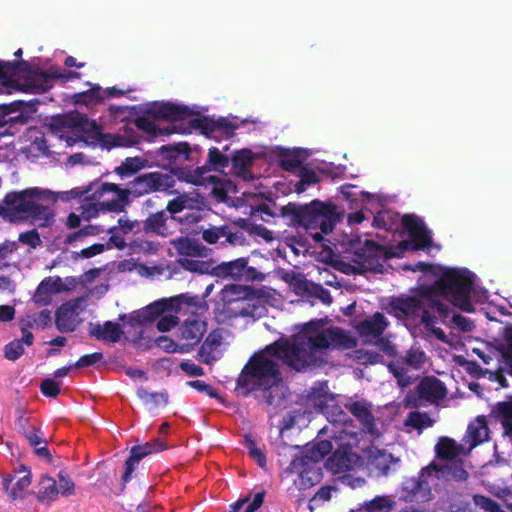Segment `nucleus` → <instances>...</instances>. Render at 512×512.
Listing matches in <instances>:
<instances>
[{
  "label": "nucleus",
  "mask_w": 512,
  "mask_h": 512,
  "mask_svg": "<svg viewBox=\"0 0 512 512\" xmlns=\"http://www.w3.org/2000/svg\"><path fill=\"white\" fill-rule=\"evenodd\" d=\"M356 340L340 327H330L321 331L308 329L292 341L278 339L271 350L277 354L282 352L289 360L292 370L304 372L308 368L321 366L325 360L323 354L330 348L353 349Z\"/></svg>",
  "instance_id": "nucleus-1"
},
{
  "label": "nucleus",
  "mask_w": 512,
  "mask_h": 512,
  "mask_svg": "<svg viewBox=\"0 0 512 512\" xmlns=\"http://www.w3.org/2000/svg\"><path fill=\"white\" fill-rule=\"evenodd\" d=\"M275 342L267 345L262 351L254 353L242 368L237 380L236 390L243 397H248L251 392H262V397L268 405L274 404L272 388L278 387L282 382V373L276 361L269 356L281 360L282 363L292 369L282 354H275L271 348Z\"/></svg>",
  "instance_id": "nucleus-2"
},
{
  "label": "nucleus",
  "mask_w": 512,
  "mask_h": 512,
  "mask_svg": "<svg viewBox=\"0 0 512 512\" xmlns=\"http://www.w3.org/2000/svg\"><path fill=\"white\" fill-rule=\"evenodd\" d=\"M392 309L407 318H420L424 327L436 324L437 313L443 322L450 317L452 310L448 305L434 297L433 288L429 285H419L410 296H401L393 299Z\"/></svg>",
  "instance_id": "nucleus-3"
},
{
  "label": "nucleus",
  "mask_w": 512,
  "mask_h": 512,
  "mask_svg": "<svg viewBox=\"0 0 512 512\" xmlns=\"http://www.w3.org/2000/svg\"><path fill=\"white\" fill-rule=\"evenodd\" d=\"M40 195L38 188L8 192L0 204V217L10 223L31 219L33 222L41 221L39 226L49 225L54 214L48 206L38 202Z\"/></svg>",
  "instance_id": "nucleus-4"
},
{
  "label": "nucleus",
  "mask_w": 512,
  "mask_h": 512,
  "mask_svg": "<svg viewBox=\"0 0 512 512\" xmlns=\"http://www.w3.org/2000/svg\"><path fill=\"white\" fill-rule=\"evenodd\" d=\"M434 284V297L443 296L460 310L471 313L475 310L471 293L474 286V274L465 268H443Z\"/></svg>",
  "instance_id": "nucleus-5"
},
{
  "label": "nucleus",
  "mask_w": 512,
  "mask_h": 512,
  "mask_svg": "<svg viewBox=\"0 0 512 512\" xmlns=\"http://www.w3.org/2000/svg\"><path fill=\"white\" fill-rule=\"evenodd\" d=\"M282 213L285 216H292L293 223L302 226L307 231L320 229L325 234L331 233L343 216V212L339 211L338 206L320 200H313L305 206L288 203L283 206Z\"/></svg>",
  "instance_id": "nucleus-6"
},
{
  "label": "nucleus",
  "mask_w": 512,
  "mask_h": 512,
  "mask_svg": "<svg viewBox=\"0 0 512 512\" xmlns=\"http://www.w3.org/2000/svg\"><path fill=\"white\" fill-rule=\"evenodd\" d=\"M229 146L225 145L221 151L217 147H210L208 150L207 160L202 166H186L177 167L173 170L177 179L193 185H202L206 180L215 182L217 179L208 176L212 171L222 173L230 164V157L225 154Z\"/></svg>",
  "instance_id": "nucleus-7"
},
{
  "label": "nucleus",
  "mask_w": 512,
  "mask_h": 512,
  "mask_svg": "<svg viewBox=\"0 0 512 512\" xmlns=\"http://www.w3.org/2000/svg\"><path fill=\"white\" fill-rule=\"evenodd\" d=\"M175 186V179L166 173L149 172L135 177L130 181L127 189L120 188L115 183H104V190H114L117 196H123L125 193V206L129 204V195L141 197L153 192H166Z\"/></svg>",
  "instance_id": "nucleus-8"
},
{
  "label": "nucleus",
  "mask_w": 512,
  "mask_h": 512,
  "mask_svg": "<svg viewBox=\"0 0 512 512\" xmlns=\"http://www.w3.org/2000/svg\"><path fill=\"white\" fill-rule=\"evenodd\" d=\"M402 226L411 238L403 240L397 245L386 247V259L401 258L406 251L424 250L432 245L431 232L422 219L416 215H404Z\"/></svg>",
  "instance_id": "nucleus-9"
},
{
  "label": "nucleus",
  "mask_w": 512,
  "mask_h": 512,
  "mask_svg": "<svg viewBox=\"0 0 512 512\" xmlns=\"http://www.w3.org/2000/svg\"><path fill=\"white\" fill-rule=\"evenodd\" d=\"M349 246L352 250L351 261L363 271L381 273L383 261H386V247L373 240L363 243L359 237L351 239Z\"/></svg>",
  "instance_id": "nucleus-10"
},
{
  "label": "nucleus",
  "mask_w": 512,
  "mask_h": 512,
  "mask_svg": "<svg viewBox=\"0 0 512 512\" xmlns=\"http://www.w3.org/2000/svg\"><path fill=\"white\" fill-rule=\"evenodd\" d=\"M447 395L444 383L434 376H427L420 380L417 386L410 390L404 400L403 406L416 409L427 404H436Z\"/></svg>",
  "instance_id": "nucleus-11"
},
{
  "label": "nucleus",
  "mask_w": 512,
  "mask_h": 512,
  "mask_svg": "<svg viewBox=\"0 0 512 512\" xmlns=\"http://www.w3.org/2000/svg\"><path fill=\"white\" fill-rule=\"evenodd\" d=\"M101 184L81 205V217L89 221L98 216L100 211L122 212L125 208V193L123 196L114 194V190H104Z\"/></svg>",
  "instance_id": "nucleus-12"
},
{
  "label": "nucleus",
  "mask_w": 512,
  "mask_h": 512,
  "mask_svg": "<svg viewBox=\"0 0 512 512\" xmlns=\"http://www.w3.org/2000/svg\"><path fill=\"white\" fill-rule=\"evenodd\" d=\"M155 155L158 161L161 162L159 165L170 169L169 175L173 178H177L173 172L175 168L192 166L191 164H185L186 162H198V159L194 157L193 150L187 142L162 145L155 151Z\"/></svg>",
  "instance_id": "nucleus-13"
},
{
  "label": "nucleus",
  "mask_w": 512,
  "mask_h": 512,
  "mask_svg": "<svg viewBox=\"0 0 512 512\" xmlns=\"http://www.w3.org/2000/svg\"><path fill=\"white\" fill-rule=\"evenodd\" d=\"M50 127L59 132L71 130L85 133L91 137L97 136L101 129L95 120H90L87 115L77 110L52 117Z\"/></svg>",
  "instance_id": "nucleus-14"
},
{
  "label": "nucleus",
  "mask_w": 512,
  "mask_h": 512,
  "mask_svg": "<svg viewBox=\"0 0 512 512\" xmlns=\"http://www.w3.org/2000/svg\"><path fill=\"white\" fill-rule=\"evenodd\" d=\"M438 470V465L431 462L429 465L423 467L417 476L406 479L403 482L402 490L405 493L404 499L406 501L427 500L431 495V487L427 481L433 471Z\"/></svg>",
  "instance_id": "nucleus-15"
},
{
  "label": "nucleus",
  "mask_w": 512,
  "mask_h": 512,
  "mask_svg": "<svg viewBox=\"0 0 512 512\" xmlns=\"http://www.w3.org/2000/svg\"><path fill=\"white\" fill-rule=\"evenodd\" d=\"M333 449L332 442L321 440L314 444L307 452L293 459L288 467L290 472L299 473L303 478L310 471V466L323 460Z\"/></svg>",
  "instance_id": "nucleus-16"
},
{
  "label": "nucleus",
  "mask_w": 512,
  "mask_h": 512,
  "mask_svg": "<svg viewBox=\"0 0 512 512\" xmlns=\"http://www.w3.org/2000/svg\"><path fill=\"white\" fill-rule=\"evenodd\" d=\"M207 331V323L198 315L188 317L178 328L177 338L182 341V346L187 352L200 343Z\"/></svg>",
  "instance_id": "nucleus-17"
},
{
  "label": "nucleus",
  "mask_w": 512,
  "mask_h": 512,
  "mask_svg": "<svg viewBox=\"0 0 512 512\" xmlns=\"http://www.w3.org/2000/svg\"><path fill=\"white\" fill-rule=\"evenodd\" d=\"M81 73L76 71L60 72L58 68H50L48 72H41L38 74L40 77L39 83L32 81L26 85H20L18 89L22 92L44 93L51 88L50 81L52 79H61L67 82L72 79H80Z\"/></svg>",
  "instance_id": "nucleus-18"
},
{
  "label": "nucleus",
  "mask_w": 512,
  "mask_h": 512,
  "mask_svg": "<svg viewBox=\"0 0 512 512\" xmlns=\"http://www.w3.org/2000/svg\"><path fill=\"white\" fill-rule=\"evenodd\" d=\"M489 438L490 429L488 426L487 419L484 415H480L477 416L468 424L466 433L462 441L464 444H468V451H471L478 445L487 442Z\"/></svg>",
  "instance_id": "nucleus-19"
},
{
  "label": "nucleus",
  "mask_w": 512,
  "mask_h": 512,
  "mask_svg": "<svg viewBox=\"0 0 512 512\" xmlns=\"http://www.w3.org/2000/svg\"><path fill=\"white\" fill-rule=\"evenodd\" d=\"M146 114L158 119L182 121L190 117L191 111L186 106L166 102L154 103L146 110Z\"/></svg>",
  "instance_id": "nucleus-20"
},
{
  "label": "nucleus",
  "mask_w": 512,
  "mask_h": 512,
  "mask_svg": "<svg viewBox=\"0 0 512 512\" xmlns=\"http://www.w3.org/2000/svg\"><path fill=\"white\" fill-rule=\"evenodd\" d=\"M169 212L160 210L151 212L140 221L142 232L148 235L167 237L170 234L168 226Z\"/></svg>",
  "instance_id": "nucleus-21"
},
{
  "label": "nucleus",
  "mask_w": 512,
  "mask_h": 512,
  "mask_svg": "<svg viewBox=\"0 0 512 512\" xmlns=\"http://www.w3.org/2000/svg\"><path fill=\"white\" fill-rule=\"evenodd\" d=\"M76 303L66 302L59 306L55 312V325L61 333H69L76 330L78 312Z\"/></svg>",
  "instance_id": "nucleus-22"
},
{
  "label": "nucleus",
  "mask_w": 512,
  "mask_h": 512,
  "mask_svg": "<svg viewBox=\"0 0 512 512\" xmlns=\"http://www.w3.org/2000/svg\"><path fill=\"white\" fill-rule=\"evenodd\" d=\"M255 157L250 149L237 150L230 157V163L234 174L244 181L253 180L251 167L254 163Z\"/></svg>",
  "instance_id": "nucleus-23"
},
{
  "label": "nucleus",
  "mask_w": 512,
  "mask_h": 512,
  "mask_svg": "<svg viewBox=\"0 0 512 512\" xmlns=\"http://www.w3.org/2000/svg\"><path fill=\"white\" fill-rule=\"evenodd\" d=\"M400 459L385 450L375 449L369 456V464L378 475L387 476L399 466Z\"/></svg>",
  "instance_id": "nucleus-24"
},
{
  "label": "nucleus",
  "mask_w": 512,
  "mask_h": 512,
  "mask_svg": "<svg viewBox=\"0 0 512 512\" xmlns=\"http://www.w3.org/2000/svg\"><path fill=\"white\" fill-rule=\"evenodd\" d=\"M176 252L186 257H203L207 255V248L197 239L180 236L170 240Z\"/></svg>",
  "instance_id": "nucleus-25"
},
{
  "label": "nucleus",
  "mask_w": 512,
  "mask_h": 512,
  "mask_svg": "<svg viewBox=\"0 0 512 512\" xmlns=\"http://www.w3.org/2000/svg\"><path fill=\"white\" fill-rule=\"evenodd\" d=\"M89 334L97 340L116 343L121 339L123 331L118 323L105 321L103 325L90 323Z\"/></svg>",
  "instance_id": "nucleus-26"
},
{
  "label": "nucleus",
  "mask_w": 512,
  "mask_h": 512,
  "mask_svg": "<svg viewBox=\"0 0 512 512\" xmlns=\"http://www.w3.org/2000/svg\"><path fill=\"white\" fill-rule=\"evenodd\" d=\"M386 327L387 321L385 316L380 312H376L372 317L360 321L356 326V330L362 337L376 338L383 334Z\"/></svg>",
  "instance_id": "nucleus-27"
},
{
  "label": "nucleus",
  "mask_w": 512,
  "mask_h": 512,
  "mask_svg": "<svg viewBox=\"0 0 512 512\" xmlns=\"http://www.w3.org/2000/svg\"><path fill=\"white\" fill-rule=\"evenodd\" d=\"M490 416L501 424L505 438L512 435V397L493 405Z\"/></svg>",
  "instance_id": "nucleus-28"
},
{
  "label": "nucleus",
  "mask_w": 512,
  "mask_h": 512,
  "mask_svg": "<svg viewBox=\"0 0 512 512\" xmlns=\"http://www.w3.org/2000/svg\"><path fill=\"white\" fill-rule=\"evenodd\" d=\"M358 456L347 451H335L327 460V468L334 474L348 472L354 469Z\"/></svg>",
  "instance_id": "nucleus-29"
},
{
  "label": "nucleus",
  "mask_w": 512,
  "mask_h": 512,
  "mask_svg": "<svg viewBox=\"0 0 512 512\" xmlns=\"http://www.w3.org/2000/svg\"><path fill=\"white\" fill-rule=\"evenodd\" d=\"M18 473H23V476L20 477L12 487H10V484L13 481L12 476L4 478L3 483L6 492L14 500L23 498L24 492L31 485V472L25 465H20Z\"/></svg>",
  "instance_id": "nucleus-30"
},
{
  "label": "nucleus",
  "mask_w": 512,
  "mask_h": 512,
  "mask_svg": "<svg viewBox=\"0 0 512 512\" xmlns=\"http://www.w3.org/2000/svg\"><path fill=\"white\" fill-rule=\"evenodd\" d=\"M248 264V259L241 257L232 261L222 262L214 267V274L218 277H230L232 279L243 278V271Z\"/></svg>",
  "instance_id": "nucleus-31"
},
{
  "label": "nucleus",
  "mask_w": 512,
  "mask_h": 512,
  "mask_svg": "<svg viewBox=\"0 0 512 512\" xmlns=\"http://www.w3.org/2000/svg\"><path fill=\"white\" fill-rule=\"evenodd\" d=\"M444 505L448 512H473L470 497L463 491L448 492Z\"/></svg>",
  "instance_id": "nucleus-32"
},
{
  "label": "nucleus",
  "mask_w": 512,
  "mask_h": 512,
  "mask_svg": "<svg viewBox=\"0 0 512 512\" xmlns=\"http://www.w3.org/2000/svg\"><path fill=\"white\" fill-rule=\"evenodd\" d=\"M52 323V312L43 309L39 313L28 314L20 320L21 330L27 329H45Z\"/></svg>",
  "instance_id": "nucleus-33"
},
{
  "label": "nucleus",
  "mask_w": 512,
  "mask_h": 512,
  "mask_svg": "<svg viewBox=\"0 0 512 512\" xmlns=\"http://www.w3.org/2000/svg\"><path fill=\"white\" fill-rule=\"evenodd\" d=\"M433 473L440 474L437 475L438 478L442 476L457 482H464L468 479V472L464 469L463 461L460 459L452 460L446 465H438V470L433 471Z\"/></svg>",
  "instance_id": "nucleus-34"
},
{
  "label": "nucleus",
  "mask_w": 512,
  "mask_h": 512,
  "mask_svg": "<svg viewBox=\"0 0 512 512\" xmlns=\"http://www.w3.org/2000/svg\"><path fill=\"white\" fill-rule=\"evenodd\" d=\"M169 300H159L150 305L145 309L139 311L137 315V321L139 323L153 322L158 317L162 316L166 311L173 310Z\"/></svg>",
  "instance_id": "nucleus-35"
},
{
  "label": "nucleus",
  "mask_w": 512,
  "mask_h": 512,
  "mask_svg": "<svg viewBox=\"0 0 512 512\" xmlns=\"http://www.w3.org/2000/svg\"><path fill=\"white\" fill-rule=\"evenodd\" d=\"M136 394L143 404L149 407V409L164 407L169 401V395L166 391L149 392L146 388L139 387Z\"/></svg>",
  "instance_id": "nucleus-36"
},
{
  "label": "nucleus",
  "mask_w": 512,
  "mask_h": 512,
  "mask_svg": "<svg viewBox=\"0 0 512 512\" xmlns=\"http://www.w3.org/2000/svg\"><path fill=\"white\" fill-rule=\"evenodd\" d=\"M71 99L76 105L90 106L102 103L104 101V93L98 84H94L86 91L73 94Z\"/></svg>",
  "instance_id": "nucleus-37"
},
{
  "label": "nucleus",
  "mask_w": 512,
  "mask_h": 512,
  "mask_svg": "<svg viewBox=\"0 0 512 512\" xmlns=\"http://www.w3.org/2000/svg\"><path fill=\"white\" fill-rule=\"evenodd\" d=\"M59 282L60 278H57L56 280H52L50 277L44 279L37 287L36 293L34 295V301L40 305L50 304L52 295L59 292Z\"/></svg>",
  "instance_id": "nucleus-38"
},
{
  "label": "nucleus",
  "mask_w": 512,
  "mask_h": 512,
  "mask_svg": "<svg viewBox=\"0 0 512 512\" xmlns=\"http://www.w3.org/2000/svg\"><path fill=\"white\" fill-rule=\"evenodd\" d=\"M345 407L349 410V412L357 418L361 422L364 428L371 431L374 427V416L370 410V408L359 401H355L352 403H348Z\"/></svg>",
  "instance_id": "nucleus-39"
},
{
  "label": "nucleus",
  "mask_w": 512,
  "mask_h": 512,
  "mask_svg": "<svg viewBox=\"0 0 512 512\" xmlns=\"http://www.w3.org/2000/svg\"><path fill=\"white\" fill-rule=\"evenodd\" d=\"M278 155L279 165L283 170L295 173L302 167L303 160L301 158L299 149H281Z\"/></svg>",
  "instance_id": "nucleus-40"
},
{
  "label": "nucleus",
  "mask_w": 512,
  "mask_h": 512,
  "mask_svg": "<svg viewBox=\"0 0 512 512\" xmlns=\"http://www.w3.org/2000/svg\"><path fill=\"white\" fill-rule=\"evenodd\" d=\"M145 160L139 157H128L117 166L114 172L121 178L126 179L135 175L138 171L145 167Z\"/></svg>",
  "instance_id": "nucleus-41"
},
{
  "label": "nucleus",
  "mask_w": 512,
  "mask_h": 512,
  "mask_svg": "<svg viewBox=\"0 0 512 512\" xmlns=\"http://www.w3.org/2000/svg\"><path fill=\"white\" fill-rule=\"evenodd\" d=\"M435 452L440 459L454 460L460 453V447L453 439L442 437L435 446Z\"/></svg>",
  "instance_id": "nucleus-42"
},
{
  "label": "nucleus",
  "mask_w": 512,
  "mask_h": 512,
  "mask_svg": "<svg viewBox=\"0 0 512 512\" xmlns=\"http://www.w3.org/2000/svg\"><path fill=\"white\" fill-rule=\"evenodd\" d=\"M394 505L389 496H376L358 508V512H391Z\"/></svg>",
  "instance_id": "nucleus-43"
},
{
  "label": "nucleus",
  "mask_w": 512,
  "mask_h": 512,
  "mask_svg": "<svg viewBox=\"0 0 512 512\" xmlns=\"http://www.w3.org/2000/svg\"><path fill=\"white\" fill-rule=\"evenodd\" d=\"M112 137L113 147H131L140 142V135L132 127H125L123 134H115Z\"/></svg>",
  "instance_id": "nucleus-44"
},
{
  "label": "nucleus",
  "mask_w": 512,
  "mask_h": 512,
  "mask_svg": "<svg viewBox=\"0 0 512 512\" xmlns=\"http://www.w3.org/2000/svg\"><path fill=\"white\" fill-rule=\"evenodd\" d=\"M404 424L421 432L424 428L433 426L434 420L425 412L412 411L408 414Z\"/></svg>",
  "instance_id": "nucleus-45"
},
{
  "label": "nucleus",
  "mask_w": 512,
  "mask_h": 512,
  "mask_svg": "<svg viewBox=\"0 0 512 512\" xmlns=\"http://www.w3.org/2000/svg\"><path fill=\"white\" fill-rule=\"evenodd\" d=\"M134 125L137 128V130L143 131L152 137H155L158 134L168 135L171 133V131L168 130L164 131L162 129H158L155 125V122L146 115L136 117L134 120Z\"/></svg>",
  "instance_id": "nucleus-46"
},
{
  "label": "nucleus",
  "mask_w": 512,
  "mask_h": 512,
  "mask_svg": "<svg viewBox=\"0 0 512 512\" xmlns=\"http://www.w3.org/2000/svg\"><path fill=\"white\" fill-rule=\"evenodd\" d=\"M472 499L475 507L480 512H506L497 501L488 496L474 494Z\"/></svg>",
  "instance_id": "nucleus-47"
},
{
  "label": "nucleus",
  "mask_w": 512,
  "mask_h": 512,
  "mask_svg": "<svg viewBox=\"0 0 512 512\" xmlns=\"http://www.w3.org/2000/svg\"><path fill=\"white\" fill-rule=\"evenodd\" d=\"M41 488L39 490V500L47 499L49 501H53L57 498L59 494V489L57 488V482L50 476H45L41 480Z\"/></svg>",
  "instance_id": "nucleus-48"
},
{
  "label": "nucleus",
  "mask_w": 512,
  "mask_h": 512,
  "mask_svg": "<svg viewBox=\"0 0 512 512\" xmlns=\"http://www.w3.org/2000/svg\"><path fill=\"white\" fill-rule=\"evenodd\" d=\"M426 354L419 348H410L402 358V362L413 369H420L426 362Z\"/></svg>",
  "instance_id": "nucleus-49"
},
{
  "label": "nucleus",
  "mask_w": 512,
  "mask_h": 512,
  "mask_svg": "<svg viewBox=\"0 0 512 512\" xmlns=\"http://www.w3.org/2000/svg\"><path fill=\"white\" fill-rule=\"evenodd\" d=\"M166 448L165 444L159 439H155L144 444L134 445L131 449L138 454L142 459L146 456L163 451Z\"/></svg>",
  "instance_id": "nucleus-50"
},
{
  "label": "nucleus",
  "mask_w": 512,
  "mask_h": 512,
  "mask_svg": "<svg viewBox=\"0 0 512 512\" xmlns=\"http://www.w3.org/2000/svg\"><path fill=\"white\" fill-rule=\"evenodd\" d=\"M245 446L248 449L249 455L255 460L257 465L263 469L266 468L267 460L264 451L257 446L255 441L249 437H245Z\"/></svg>",
  "instance_id": "nucleus-51"
},
{
  "label": "nucleus",
  "mask_w": 512,
  "mask_h": 512,
  "mask_svg": "<svg viewBox=\"0 0 512 512\" xmlns=\"http://www.w3.org/2000/svg\"><path fill=\"white\" fill-rule=\"evenodd\" d=\"M142 460L138 454H136L132 449H130V455L125 461V470L121 477L123 486H125L131 479L133 478V473L139 465V462Z\"/></svg>",
  "instance_id": "nucleus-52"
},
{
  "label": "nucleus",
  "mask_w": 512,
  "mask_h": 512,
  "mask_svg": "<svg viewBox=\"0 0 512 512\" xmlns=\"http://www.w3.org/2000/svg\"><path fill=\"white\" fill-rule=\"evenodd\" d=\"M169 303L171 304L173 310L176 312L181 310L182 306L187 307H197L199 304V299L197 296H189L188 294H180L173 298L169 299Z\"/></svg>",
  "instance_id": "nucleus-53"
},
{
  "label": "nucleus",
  "mask_w": 512,
  "mask_h": 512,
  "mask_svg": "<svg viewBox=\"0 0 512 512\" xmlns=\"http://www.w3.org/2000/svg\"><path fill=\"white\" fill-rule=\"evenodd\" d=\"M155 344L157 347L163 349L168 353L187 352V348H184L182 344L176 343L173 339L168 336H159L155 340Z\"/></svg>",
  "instance_id": "nucleus-54"
},
{
  "label": "nucleus",
  "mask_w": 512,
  "mask_h": 512,
  "mask_svg": "<svg viewBox=\"0 0 512 512\" xmlns=\"http://www.w3.org/2000/svg\"><path fill=\"white\" fill-rule=\"evenodd\" d=\"M177 263L185 270L190 272H199L201 274L206 273L208 271V264L204 261L189 259V258H179Z\"/></svg>",
  "instance_id": "nucleus-55"
},
{
  "label": "nucleus",
  "mask_w": 512,
  "mask_h": 512,
  "mask_svg": "<svg viewBox=\"0 0 512 512\" xmlns=\"http://www.w3.org/2000/svg\"><path fill=\"white\" fill-rule=\"evenodd\" d=\"M504 337L506 346L501 350L504 363L509 368V372L512 374V325L505 328Z\"/></svg>",
  "instance_id": "nucleus-56"
},
{
  "label": "nucleus",
  "mask_w": 512,
  "mask_h": 512,
  "mask_svg": "<svg viewBox=\"0 0 512 512\" xmlns=\"http://www.w3.org/2000/svg\"><path fill=\"white\" fill-rule=\"evenodd\" d=\"M58 483H59V493L62 496L68 497L75 493V484L72 479L68 476V474L61 470L58 473Z\"/></svg>",
  "instance_id": "nucleus-57"
},
{
  "label": "nucleus",
  "mask_w": 512,
  "mask_h": 512,
  "mask_svg": "<svg viewBox=\"0 0 512 512\" xmlns=\"http://www.w3.org/2000/svg\"><path fill=\"white\" fill-rule=\"evenodd\" d=\"M24 354L23 341L13 340L5 345L4 356L8 360L15 361Z\"/></svg>",
  "instance_id": "nucleus-58"
},
{
  "label": "nucleus",
  "mask_w": 512,
  "mask_h": 512,
  "mask_svg": "<svg viewBox=\"0 0 512 512\" xmlns=\"http://www.w3.org/2000/svg\"><path fill=\"white\" fill-rule=\"evenodd\" d=\"M60 386V382L52 378H45L40 384V391L48 398H56L60 394Z\"/></svg>",
  "instance_id": "nucleus-59"
},
{
  "label": "nucleus",
  "mask_w": 512,
  "mask_h": 512,
  "mask_svg": "<svg viewBox=\"0 0 512 512\" xmlns=\"http://www.w3.org/2000/svg\"><path fill=\"white\" fill-rule=\"evenodd\" d=\"M192 125L199 129L205 136L209 138L214 137L213 134L216 132L214 120L207 117L196 118L192 121Z\"/></svg>",
  "instance_id": "nucleus-60"
},
{
  "label": "nucleus",
  "mask_w": 512,
  "mask_h": 512,
  "mask_svg": "<svg viewBox=\"0 0 512 512\" xmlns=\"http://www.w3.org/2000/svg\"><path fill=\"white\" fill-rule=\"evenodd\" d=\"M18 240L19 242L28 245L32 249H36L42 244L40 235L36 229H31L20 233Z\"/></svg>",
  "instance_id": "nucleus-61"
},
{
  "label": "nucleus",
  "mask_w": 512,
  "mask_h": 512,
  "mask_svg": "<svg viewBox=\"0 0 512 512\" xmlns=\"http://www.w3.org/2000/svg\"><path fill=\"white\" fill-rule=\"evenodd\" d=\"M187 385L194 388L198 392L207 394L210 398L218 399L220 398L219 392L212 385L207 384L202 380H192L188 381Z\"/></svg>",
  "instance_id": "nucleus-62"
},
{
  "label": "nucleus",
  "mask_w": 512,
  "mask_h": 512,
  "mask_svg": "<svg viewBox=\"0 0 512 512\" xmlns=\"http://www.w3.org/2000/svg\"><path fill=\"white\" fill-rule=\"evenodd\" d=\"M16 61H2L0 81L4 85H11L12 78L16 76Z\"/></svg>",
  "instance_id": "nucleus-63"
},
{
  "label": "nucleus",
  "mask_w": 512,
  "mask_h": 512,
  "mask_svg": "<svg viewBox=\"0 0 512 512\" xmlns=\"http://www.w3.org/2000/svg\"><path fill=\"white\" fill-rule=\"evenodd\" d=\"M225 233L226 225L212 227L202 232V238L208 244H215L220 238L224 237Z\"/></svg>",
  "instance_id": "nucleus-64"
}]
</instances>
